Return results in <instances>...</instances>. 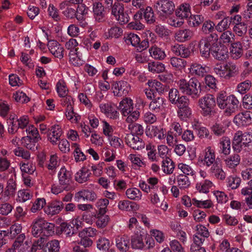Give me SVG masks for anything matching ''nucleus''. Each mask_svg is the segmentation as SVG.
I'll return each instance as SVG.
<instances>
[{"instance_id":"48","label":"nucleus","mask_w":252,"mask_h":252,"mask_svg":"<svg viewBox=\"0 0 252 252\" xmlns=\"http://www.w3.org/2000/svg\"><path fill=\"white\" fill-rule=\"evenodd\" d=\"M226 181L227 187L235 189L240 186L241 180L236 176H230L227 178Z\"/></svg>"},{"instance_id":"59","label":"nucleus","mask_w":252,"mask_h":252,"mask_svg":"<svg viewBox=\"0 0 252 252\" xmlns=\"http://www.w3.org/2000/svg\"><path fill=\"white\" fill-rule=\"evenodd\" d=\"M32 197V193L29 189H23L18 192V199L19 201L24 202L30 200Z\"/></svg>"},{"instance_id":"64","label":"nucleus","mask_w":252,"mask_h":252,"mask_svg":"<svg viewBox=\"0 0 252 252\" xmlns=\"http://www.w3.org/2000/svg\"><path fill=\"white\" fill-rule=\"evenodd\" d=\"M20 169L22 173L32 174L35 170V166L32 162L27 161L20 164Z\"/></svg>"},{"instance_id":"26","label":"nucleus","mask_w":252,"mask_h":252,"mask_svg":"<svg viewBox=\"0 0 252 252\" xmlns=\"http://www.w3.org/2000/svg\"><path fill=\"white\" fill-rule=\"evenodd\" d=\"M115 243L117 248L121 252H126L129 248V239L126 235L117 236Z\"/></svg>"},{"instance_id":"42","label":"nucleus","mask_w":252,"mask_h":252,"mask_svg":"<svg viewBox=\"0 0 252 252\" xmlns=\"http://www.w3.org/2000/svg\"><path fill=\"white\" fill-rule=\"evenodd\" d=\"M240 159V157L238 154H234L227 157L224 162L227 167L233 168L239 164Z\"/></svg>"},{"instance_id":"44","label":"nucleus","mask_w":252,"mask_h":252,"mask_svg":"<svg viewBox=\"0 0 252 252\" xmlns=\"http://www.w3.org/2000/svg\"><path fill=\"white\" fill-rule=\"evenodd\" d=\"M162 169L163 171L167 174H172L175 168L174 162L170 158H166L162 161Z\"/></svg>"},{"instance_id":"22","label":"nucleus","mask_w":252,"mask_h":252,"mask_svg":"<svg viewBox=\"0 0 252 252\" xmlns=\"http://www.w3.org/2000/svg\"><path fill=\"white\" fill-rule=\"evenodd\" d=\"M29 124L27 116H23L13 122V126L8 127V131L10 133H15L19 128L24 129Z\"/></svg>"},{"instance_id":"20","label":"nucleus","mask_w":252,"mask_h":252,"mask_svg":"<svg viewBox=\"0 0 252 252\" xmlns=\"http://www.w3.org/2000/svg\"><path fill=\"white\" fill-rule=\"evenodd\" d=\"M50 53L56 58L62 59L64 56L63 48L56 40L50 41L48 44Z\"/></svg>"},{"instance_id":"54","label":"nucleus","mask_w":252,"mask_h":252,"mask_svg":"<svg viewBox=\"0 0 252 252\" xmlns=\"http://www.w3.org/2000/svg\"><path fill=\"white\" fill-rule=\"evenodd\" d=\"M240 131L236 132L234 136L233 141L232 142V148L234 151L239 153L242 150H244V148H243L242 142L240 139Z\"/></svg>"},{"instance_id":"24","label":"nucleus","mask_w":252,"mask_h":252,"mask_svg":"<svg viewBox=\"0 0 252 252\" xmlns=\"http://www.w3.org/2000/svg\"><path fill=\"white\" fill-rule=\"evenodd\" d=\"M93 12L95 21L102 22L104 21L105 11L104 6L98 1L93 3Z\"/></svg>"},{"instance_id":"15","label":"nucleus","mask_w":252,"mask_h":252,"mask_svg":"<svg viewBox=\"0 0 252 252\" xmlns=\"http://www.w3.org/2000/svg\"><path fill=\"white\" fill-rule=\"evenodd\" d=\"M126 142L134 150H139L144 148V142L138 136L133 134H127L126 136Z\"/></svg>"},{"instance_id":"10","label":"nucleus","mask_w":252,"mask_h":252,"mask_svg":"<svg viewBox=\"0 0 252 252\" xmlns=\"http://www.w3.org/2000/svg\"><path fill=\"white\" fill-rule=\"evenodd\" d=\"M227 50L226 47L220 44L217 39L216 42L212 48L210 54L213 57L219 61H222L227 57Z\"/></svg>"},{"instance_id":"4","label":"nucleus","mask_w":252,"mask_h":252,"mask_svg":"<svg viewBox=\"0 0 252 252\" xmlns=\"http://www.w3.org/2000/svg\"><path fill=\"white\" fill-rule=\"evenodd\" d=\"M198 105L204 116L211 115L216 105V98L211 94H206L199 99Z\"/></svg>"},{"instance_id":"41","label":"nucleus","mask_w":252,"mask_h":252,"mask_svg":"<svg viewBox=\"0 0 252 252\" xmlns=\"http://www.w3.org/2000/svg\"><path fill=\"white\" fill-rule=\"evenodd\" d=\"M149 52L151 56L156 60H162L166 57L165 52L155 45L152 46L149 49Z\"/></svg>"},{"instance_id":"9","label":"nucleus","mask_w":252,"mask_h":252,"mask_svg":"<svg viewBox=\"0 0 252 252\" xmlns=\"http://www.w3.org/2000/svg\"><path fill=\"white\" fill-rule=\"evenodd\" d=\"M112 14L121 24H125L129 21L128 14L124 12V7L123 4L119 2H115L112 7Z\"/></svg>"},{"instance_id":"34","label":"nucleus","mask_w":252,"mask_h":252,"mask_svg":"<svg viewBox=\"0 0 252 252\" xmlns=\"http://www.w3.org/2000/svg\"><path fill=\"white\" fill-rule=\"evenodd\" d=\"M176 15L178 18L183 20L184 18H188L191 14L190 6L188 3L182 4L176 10Z\"/></svg>"},{"instance_id":"55","label":"nucleus","mask_w":252,"mask_h":252,"mask_svg":"<svg viewBox=\"0 0 252 252\" xmlns=\"http://www.w3.org/2000/svg\"><path fill=\"white\" fill-rule=\"evenodd\" d=\"M60 243L57 240H52L46 244L44 252H59L60 250Z\"/></svg>"},{"instance_id":"12","label":"nucleus","mask_w":252,"mask_h":252,"mask_svg":"<svg viewBox=\"0 0 252 252\" xmlns=\"http://www.w3.org/2000/svg\"><path fill=\"white\" fill-rule=\"evenodd\" d=\"M25 238L24 233L19 235L13 243L11 249L14 252H30V246L28 241H24Z\"/></svg>"},{"instance_id":"61","label":"nucleus","mask_w":252,"mask_h":252,"mask_svg":"<svg viewBox=\"0 0 252 252\" xmlns=\"http://www.w3.org/2000/svg\"><path fill=\"white\" fill-rule=\"evenodd\" d=\"M95 218L97 219L96 221V224L99 228H104L105 227L109 220L108 216L102 214L96 215Z\"/></svg>"},{"instance_id":"51","label":"nucleus","mask_w":252,"mask_h":252,"mask_svg":"<svg viewBox=\"0 0 252 252\" xmlns=\"http://www.w3.org/2000/svg\"><path fill=\"white\" fill-rule=\"evenodd\" d=\"M43 235L46 236H51L54 234L55 225L52 223L47 222L43 219L42 223Z\"/></svg>"},{"instance_id":"32","label":"nucleus","mask_w":252,"mask_h":252,"mask_svg":"<svg viewBox=\"0 0 252 252\" xmlns=\"http://www.w3.org/2000/svg\"><path fill=\"white\" fill-rule=\"evenodd\" d=\"M243 53L242 45L240 42H236L231 44L230 48V55L233 59H239L242 56Z\"/></svg>"},{"instance_id":"39","label":"nucleus","mask_w":252,"mask_h":252,"mask_svg":"<svg viewBox=\"0 0 252 252\" xmlns=\"http://www.w3.org/2000/svg\"><path fill=\"white\" fill-rule=\"evenodd\" d=\"M231 141L227 137H222L220 141V152L225 155H228L230 153Z\"/></svg>"},{"instance_id":"35","label":"nucleus","mask_w":252,"mask_h":252,"mask_svg":"<svg viewBox=\"0 0 252 252\" xmlns=\"http://www.w3.org/2000/svg\"><path fill=\"white\" fill-rule=\"evenodd\" d=\"M240 136L244 151L246 152L252 151V134L246 132L242 133L240 131Z\"/></svg>"},{"instance_id":"3","label":"nucleus","mask_w":252,"mask_h":252,"mask_svg":"<svg viewBox=\"0 0 252 252\" xmlns=\"http://www.w3.org/2000/svg\"><path fill=\"white\" fill-rule=\"evenodd\" d=\"M213 70L218 76L226 80L235 76L239 72L238 66L231 62H226L223 65L217 64Z\"/></svg>"},{"instance_id":"53","label":"nucleus","mask_w":252,"mask_h":252,"mask_svg":"<svg viewBox=\"0 0 252 252\" xmlns=\"http://www.w3.org/2000/svg\"><path fill=\"white\" fill-rule=\"evenodd\" d=\"M231 23L229 21V16L224 17L215 27V29L219 32H222L227 31L229 28Z\"/></svg>"},{"instance_id":"58","label":"nucleus","mask_w":252,"mask_h":252,"mask_svg":"<svg viewBox=\"0 0 252 252\" xmlns=\"http://www.w3.org/2000/svg\"><path fill=\"white\" fill-rule=\"evenodd\" d=\"M170 63L173 67L179 70L184 68L187 64L185 60L176 57L171 58L170 59Z\"/></svg>"},{"instance_id":"8","label":"nucleus","mask_w":252,"mask_h":252,"mask_svg":"<svg viewBox=\"0 0 252 252\" xmlns=\"http://www.w3.org/2000/svg\"><path fill=\"white\" fill-rule=\"evenodd\" d=\"M219 160L216 159L214 150L211 147H208L205 149L203 156L198 158V162L201 165L209 167Z\"/></svg>"},{"instance_id":"52","label":"nucleus","mask_w":252,"mask_h":252,"mask_svg":"<svg viewBox=\"0 0 252 252\" xmlns=\"http://www.w3.org/2000/svg\"><path fill=\"white\" fill-rule=\"evenodd\" d=\"M252 83L251 80H246L239 83L236 87L237 91L241 94H244L249 91L252 87Z\"/></svg>"},{"instance_id":"27","label":"nucleus","mask_w":252,"mask_h":252,"mask_svg":"<svg viewBox=\"0 0 252 252\" xmlns=\"http://www.w3.org/2000/svg\"><path fill=\"white\" fill-rule=\"evenodd\" d=\"M119 107L122 115L126 116V115L133 110V101L131 99L126 97L120 102Z\"/></svg>"},{"instance_id":"29","label":"nucleus","mask_w":252,"mask_h":252,"mask_svg":"<svg viewBox=\"0 0 252 252\" xmlns=\"http://www.w3.org/2000/svg\"><path fill=\"white\" fill-rule=\"evenodd\" d=\"M164 99L161 97H158L153 99L149 105V109L155 113L162 111L164 107Z\"/></svg>"},{"instance_id":"21","label":"nucleus","mask_w":252,"mask_h":252,"mask_svg":"<svg viewBox=\"0 0 252 252\" xmlns=\"http://www.w3.org/2000/svg\"><path fill=\"white\" fill-rule=\"evenodd\" d=\"M50 131L48 134V139L53 145L57 144V142L60 139L62 134V130L61 126L58 125L52 126L49 129Z\"/></svg>"},{"instance_id":"17","label":"nucleus","mask_w":252,"mask_h":252,"mask_svg":"<svg viewBox=\"0 0 252 252\" xmlns=\"http://www.w3.org/2000/svg\"><path fill=\"white\" fill-rule=\"evenodd\" d=\"M59 182L61 185L69 188L72 181L71 172L62 167L58 174Z\"/></svg>"},{"instance_id":"43","label":"nucleus","mask_w":252,"mask_h":252,"mask_svg":"<svg viewBox=\"0 0 252 252\" xmlns=\"http://www.w3.org/2000/svg\"><path fill=\"white\" fill-rule=\"evenodd\" d=\"M126 194L128 198L135 201L141 200L142 195L140 190L136 188L128 189L126 190Z\"/></svg>"},{"instance_id":"16","label":"nucleus","mask_w":252,"mask_h":252,"mask_svg":"<svg viewBox=\"0 0 252 252\" xmlns=\"http://www.w3.org/2000/svg\"><path fill=\"white\" fill-rule=\"evenodd\" d=\"M196 233L193 236V242L196 244H202L209 236L207 228L202 225H197L196 226Z\"/></svg>"},{"instance_id":"11","label":"nucleus","mask_w":252,"mask_h":252,"mask_svg":"<svg viewBox=\"0 0 252 252\" xmlns=\"http://www.w3.org/2000/svg\"><path fill=\"white\" fill-rule=\"evenodd\" d=\"M114 95L121 96L126 95L130 90L129 84L125 81L114 82L112 85Z\"/></svg>"},{"instance_id":"2","label":"nucleus","mask_w":252,"mask_h":252,"mask_svg":"<svg viewBox=\"0 0 252 252\" xmlns=\"http://www.w3.org/2000/svg\"><path fill=\"white\" fill-rule=\"evenodd\" d=\"M177 85L183 94L190 95L193 98H197L199 96L200 84L196 79L192 78L189 81L182 79L177 82Z\"/></svg>"},{"instance_id":"5","label":"nucleus","mask_w":252,"mask_h":252,"mask_svg":"<svg viewBox=\"0 0 252 252\" xmlns=\"http://www.w3.org/2000/svg\"><path fill=\"white\" fill-rule=\"evenodd\" d=\"M217 39H219L218 36L214 33L200 39L198 47L202 57L207 59L210 57L212 48L216 42Z\"/></svg>"},{"instance_id":"18","label":"nucleus","mask_w":252,"mask_h":252,"mask_svg":"<svg viewBox=\"0 0 252 252\" xmlns=\"http://www.w3.org/2000/svg\"><path fill=\"white\" fill-rule=\"evenodd\" d=\"M96 198L97 195L94 191L88 189H83L75 193L74 200L77 202H79L81 200L93 201L95 200Z\"/></svg>"},{"instance_id":"63","label":"nucleus","mask_w":252,"mask_h":252,"mask_svg":"<svg viewBox=\"0 0 252 252\" xmlns=\"http://www.w3.org/2000/svg\"><path fill=\"white\" fill-rule=\"evenodd\" d=\"M234 32L239 36H243L246 34L247 31V25L242 22L233 27Z\"/></svg>"},{"instance_id":"47","label":"nucleus","mask_w":252,"mask_h":252,"mask_svg":"<svg viewBox=\"0 0 252 252\" xmlns=\"http://www.w3.org/2000/svg\"><path fill=\"white\" fill-rule=\"evenodd\" d=\"M213 186V183L208 180L197 183L196 184V189L200 192L207 193L210 189Z\"/></svg>"},{"instance_id":"25","label":"nucleus","mask_w":252,"mask_h":252,"mask_svg":"<svg viewBox=\"0 0 252 252\" xmlns=\"http://www.w3.org/2000/svg\"><path fill=\"white\" fill-rule=\"evenodd\" d=\"M41 139L40 136L31 137L30 136H26L22 137V145L28 149L34 151L37 148V143Z\"/></svg>"},{"instance_id":"38","label":"nucleus","mask_w":252,"mask_h":252,"mask_svg":"<svg viewBox=\"0 0 252 252\" xmlns=\"http://www.w3.org/2000/svg\"><path fill=\"white\" fill-rule=\"evenodd\" d=\"M193 35V32L189 29L180 30L176 32L175 35L176 40L184 42L189 39Z\"/></svg>"},{"instance_id":"28","label":"nucleus","mask_w":252,"mask_h":252,"mask_svg":"<svg viewBox=\"0 0 252 252\" xmlns=\"http://www.w3.org/2000/svg\"><path fill=\"white\" fill-rule=\"evenodd\" d=\"M63 208V204L60 201L52 202L45 209V212L50 216L59 214Z\"/></svg>"},{"instance_id":"49","label":"nucleus","mask_w":252,"mask_h":252,"mask_svg":"<svg viewBox=\"0 0 252 252\" xmlns=\"http://www.w3.org/2000/svg\"><path fill=\"white\" fill-rule=\"evenodd\" d=\"M147 84L148 85L149 88H151L152 90H154V91L156 94L158 93L159 94H160L163 93L164 90V86L162 85L160 82L156 80H149Z\"/></svg>"},{"instance_id":"50","label":"nucleus","mask_w":252,"mask_h":252,"mask_svg":"<svg viewBox=\"0 0 252 252\" xmlns=\"http://www.w3.org/2000/svg\"><path fill=\"white\" fill-rule=\"evenodd\" d=\"M148 69L153 73H160L165 69L164 65L158 62H153L148 63Z\"/></svg>"},{"instance_id":"33","label":"nucleus","mask_w":252,"mask_h":252,"mask_svg":"<svg viewBox=\"0 0 252 252\" xmlns=\"http://www.w3.org/2000/svg\"><path fill=\"white\" fill-rule=\"evenodd\" d=\"M146 132L148 136L151 137H157L159 140L163 139L165 137L164 131L163 128L157 126H150Z\"/></svg>"},{"instance_id":"30","label":"nucleus","mask_w":252,"mask_h":252,"mask_svg":"<svg viewBox=\"0 0 252 252\" xmlns=\"http://www.w3.org/2000/svg\"><path fill=\"white\" fill-rule=\"evenodd\" d=\"M91 173L89 169L85 167L81 168L75 175V180L79 184H83L88 181Z\"/></svg>"},{"instance_id":"31","label":"nucleus","mask_w":252,"mask_h":252,"mask_svg":"<svg viewBox=\"0 0 252 252\" xmlns=\"http://www.w3.org/2000/svg\"><path fill=\"white\" fill-rule=\"evenodd\" d=\"M59 231L61 233H63L66 237L70 238L72 243L76 242L75 239L72 238L75 236L73 235L74 228L70 224L66 222L62 223L59 227Z\"/></svg>"},{"instance_id":"56","label":"nucleus","mask_w":252,"mask_h":252,"mask_svg":"<svg viewBox=\"0 0 252 252\" xmlns=\"http://www.w3.org/2000/svg\"><path fill=\"white\" fill-rule=\"evenodd\" d=\"M192 111L190 108L180 107L177 111V116L182 120L187 121V119L190 117L191 116Z\"/></svg>"},{"instance_id":"6","label":"nucleus","mask_w":252,"mask_h":252,"mask_svg":"<svg viewBox=\"0 0 252 252\" xmlns=\"http://www.w3.org/2000/svg\"><path fill=\"white\" fill-rule=\"evenodd\" d=\"M126 42L130 44L135 47L138 52H142L146 50L149 46V42L148 38L142 40L141 41L138 35L133 33L128 34L125 37Z\"/></svg>"},{"instance_id":"40","label":"nucleus","mask_w":252,"mask_h":252,"mask_svg":"<svg viewBox=\"0 0 252 252\" xmlns=\"http://www.w3.org/2000/svg\"><path fill=\"white\" fill-rule=\"evenodd\" d=\"M209 68L206 65L197 63H192L190 67V70L192 73L199 76H204L208 72Z\"/></svg>"},{"instance_id":"19","label":"nucleus","mask_w":252,"mask_h":252,"mask_svg":"<svg viewBox=\"0 0 252 252\" xmlns=\"http://www.w3.org/2000/svg\"><path fill=\"white\" fill-rule=\"evenodd\" d=\"M59 8L62 11L63 14L67 19H72L76 18V9L72 8L68 1H63L60 3Z\"/></svg>"},{"instance_id":"37","label":"nucleus","mask_w":252,"mask_h":252,"mask_svg":"<svg viewBox=\"0 0 252 252\" xmlns=\"http://www.w3.org/2000/svg\"><path fill=\"white\" fill-rule=\"evenodd\" d=\"M131 246L133 249L142 250L145 247L143 236L141 234H134L131 237Z\"/></svg>"},{"instance_id":"62","label":"nucleus","mask_w":252,"mask_h":252,"mask_svg":"<svg viewBox=\"0 0 252 252\" xmlns=\"http://www.w3.org/2000/svg\"><path fill=\"white\" fill-rule=\"evenodd\" d=\"M72 147L74 148V156L75 161L79 162L85 160L86 159V156L82 152L79 145L76 143H74L73 144Z\"/></svg>"},{"instance_id":"57","label":"nucleus","mask_w":252,"mask_h":252,"mask_svg":"<svg viewBox=\"0 0 252 252\" xmlns=\"http://www.w3.org/2000/svg\"><path fill=\"white\" fill-rule=\"evenodd\" d=\"M96 247L100 251L103 252L108 251L110 247V241L106 238L100 237L96 241Z\"/></svg>"},{"instance_id":"36","label":"nucleus","mask_w":252,"mask_h":252,"mask_svg":"<svg viewBox=\"0 0 252 252\" xmlns=\"http://www.w3.org/2000/svg\"><path fill=\"white\" fill-rule=\"evenodd\" d=\"M43 219L36 218L32 222V232L35 237H41L43 233Z\"/></svg>"},{"instance_id":"45","label":"nucleus","mask_w":252,"mask_h":252,"mask_svg":"<svg viewBox=\"0 0 252 252\" xmlns=\"http://www.w3.org/2000/svg\"><path fill=\"white\" fill-rule=\"evenodd\" d=\"M204 21V18L201 15H191L188 17V25L191 27L199 26Z\"/></svg>"},{"instance_id":"1","label":"nucleus","mask_w":252,"mask_h":252,"mask_svg":"<svg viewBox=\"0 0 252 252\" xmlns=\"http://www.w3.org/2000/svg\"><path fill=\"white\" fill-rule=\"evenodd\" d=\"M216 104L221 109H225L226 116H230L238 108L239 101L233 94L227 95L224 92H220L216 98Z\"/></svg>"},{"instance_id":"13","label":"nucleus","mask_w":252,"mask_h":252,"mask_svg":"<svg viewBox=\"0 0 252 252\" xmlns=\"http://www.w3.org/2000/svg\"><path fill=\"white\" fill-rule=\"evenodd\" d=\"M99 109L100 111L106 117L115 120L119 118V113L115 107V105L111 102L100 103Z\"/></svg>"},{"instance_id":"23","label":"nucleus","mask_w":252,"mask_h":252,"mask_svg":"<svg viewBox=\"0 0 252 252\" xmlns=\"http://www.w3.org/2000/svg\"><path fill=\"white\" fill-rule=\"evenodd\" d=\"M209 172L212 176L220 180H223L226 177L225 173L222 169V166L220 160L212 165Z\"/></svg>"},{"instance_id":"14","label":"nucleus","mask_w":252,"mask_h":252,"mask_svg":"<svg viewBox=\"0 0 252 252\" xmlns=\"http://www.w3.org/2000/svg\"><path fill=\"white\" fill-rule=\"evenodd\" d=\"M233 121L238 126L250 125L252 123V113L246 111L245 112L239 113L235 116Z\"/></svg>"},{"instance_id":"46","label":"nucleus","mask_w":252,"mask_h":252,"mask_svg":"<svg viewBox=\"0 0 252 252\" xmlns=\"http://www.w3.org/2000/svg\"><path fill=\"white\" fill-rule=\"evenodd\" d=\"M176 179L178 186L181 189H185L189 188L190 185V181L189 177L184 174H180L174 178V180Z\"/></svg>"},{"instance_id":"7","label":"nucleus","mask_w":252,"mask_h":252,"mask_svg":"<svg viewBox=\"0 0 252 252\" xmlns=\"http://www.w3.org/2000/svg\"><path fill=\"white\" fill-rule=\"evenodd\" d=\"M155 7L159 16L164 18L172 13L175 9V5L172 1L160 0L156 1Z\"/></svg>"},{"instance_id":"60","label":"nucleus","mask_w":252,"mask_h":252,"mask_svg":"<svg viewBox=\"0 0 252 252\" xmlns=\"http://www.w3.org/2000/svg\"><path fill=\"white\" fill-rule=\"evenodd\" d=\"M235 35L232 32L230 31H224L220 37V41L224 44L231 43L234 41Z\"/></svg>"}]
</instances>
